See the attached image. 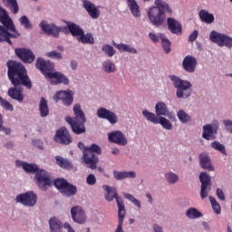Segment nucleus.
Masks as SVG:
<instances>
[{
    "instance_id": "37998d69",
    "label": "nucleus",
    "mask_w": 232,
    "mask_h": 232,
    "mask_svg": "<svg viewBox=\"0 0 232 232\" xmlns=\"http://www.w3.org/2000/svg\"><path fill=\"white\" fill-rule=\"evenodd\" d=\"M161 46L163 48V52L166 53H170L171 52V42L166 37V35L161 38Z\"/></svg>"
},
{
    "instance_id": "2f4dec72",
    "label": "nucleus",
    "mask_w": 232,
    "mask_h": 232,
    "mask_svg": "<svg viewBox=\"0 0 232 232\" xmlns=\"http://www.w3.org/2000/svg\"><path fill=\"white\" fill-rule=\"evenodd\" d=\"M3 3H5V5L6 8H9L12 14L14 15L19 14V4L17 3V0H3Z\"/></svg>"
},
{
    "instance_id": "f257e3e1",
    "label": "nucleus",
    "mask_w": 232,
    "mask_h": 232,
    "mask_svg": "<svg viewBox=\"0 0 232 232\" xmlns=\"http://www.w3.org/2000/svg\"><path fill=\"white\" fill-rule=\"evenodd\" d=\"M7 68V77L13 86H24L28 90L32 88V81L24 65L19 62L9 61Z\"/></svg>"
},
{
    "instance_id": "423d86ee",
    "label": "nucleus",
    "mask_w": 232,
    "mask_h": 232,
    "mask_svg": "<svg viewBox=\"0 0 232 232\" xmlns=\"http://www.w3.org/2000/svg\"><path fill=\"white\" fill-rule=\"evenodd\" d=\"M170 80L177 89L176 95L178 99H188L191 95V82L181 80L175 75L170 76Z\"/></svg>"
},
{
    "instance_id": "69168bd1",
    "label": "nucleus",
    "mask_w": 232,
    "mask_h": 232,
    "mask_svg": "<svg viewBox=\"0 0 232 232\" xmlns=\"http://www.w3.org/2000/svg\"><path fill=\"white\" fill-rule=\"evenodd\" d=\"M96 169H98L99 173H103L104 177H108V175H106V173H104V169H102V167L97 168V163H96Z\"/></svg>"
},
{
    "instance_id": "ddd939ff",
    "label": "nucleus",
    "mask_w": 232,
    "mask_h": 232,
    "mask_svg": "<svg viewBox=\"0 0 232 232\" xmlns=\"http://www.w3.org/2000/svg\"><path fill=\"white\" fill-rule=\"evenodd\" d=\"M15 201L23 204V206H26L27 208H33V206L37 204V195L33 191H28L16 196Z\"/></svg>"
},
{
    "instance_id": "8fccbe9b",
    "label": "nucleus",
    "mask_w": 232,
    "mask_h": 232,
    "mask_svg": "<svg viewBox=\"0 0 232 232\" xmlns=\"http://www.w3.org/2000/svg\"><path fill=\"white\" fill-rule=\"evenodd\" d=\"M102 50L104 52V53H106L108 57H113V55L116 53L115 49H113V47L110 44L103 45Z\"/></svg>"
},
{
    "instance_id": "6e6d98bb",
    "label": "nucleus",
    "mask_w": 232,
    "mask_h": 232,
    "mask_svg": "<svg viewBox=\"0 0 232 232\" xmlns=\"http://www.w3.org/2000/svg\"><path fill=\"white\" fill-rule=\"evenodd\" d=\"M86 182L89 186H95V184H97V178H95V175L93 174H89Z\"/></svg>"
},
{
    "instance_id": "e2e57ef3",
    "label": "nucleus",
    "mask_w": 232,
    "mask_h": 232,
    "mask_svg": "<svg viewBox=\"0 0 232 232\" xmlns=\"http://www.w3.org/2000/svg\"><path fill=\"white\" fill-rule=\"evenodd\" d=\"M5 148H7V150H10L11 148H14V142L9 141L5 144Z\"/></svg>"
},
{
    "instance_id": "de8ad7c7",
    "label": "nucleus",
    "mask_w": 232,
    "mask_h": 232,
    "mask_svg": "<svg viewBox=\"0 0 232 232\" xmlns=\"http://www.w3.org/2000/svg\"><path fill=\"white\" fill-rule=\"evenodd\" d=\"M209 200H210V204L212 206L213 211L216 212L217 215H220L221 213L220 204H218V202L215 198H213V196H209Z\"/></svg>"
},
{
    "instance_id": "4c0bfd02",
    "label": "nucleus",
    "mask_w": 232,
    "mask_h": 232,
    "mask_svg": "<svg viewBox=\"0 0 232 232\" xmlns=\"http://www.w3.org/2000/svg\"><path fill=\"white\" fill-rule=\"evenodd\" d=\"M19 166L23 168L24 170H25L26 173H35L39 170V167L35 164L32 163H26L24 161H20Z\"/></svg>"
},
{
    "instance_id": "7ed1b4c3",
    "label": "nucleus",
    "mask_w": 232,
    "mask_h": 232,
    "mask_svg": "<svg viewBox=\"0 0 232 232\" xmlns=\"http://www.w3.org/2000/svg\"><path fill=\"white\" fill-rule=\"evenodd\" d=\"M64 23H66L67 26L59 27L54 24H46L44 22H42L40 26L47 35H53V37H58L61 32H66V30H69L72 37H80L82 35L84 30H82L81 26L68 21H64Z\"/></svg>"
},
{
    "instance_id": "4468645a",
    "label": "nucleus",
    "mask_w": 232,
    "mask_h": 232,
    "mask_svg": "<svg viewBox=\"0 0 232 232\" xmlns=\"http://www.w3.org/2000/svg\"><path fill=\"white\" fill-rule=\"evenodd\" d=\"M36 68L42 72L45 77H50L49 73H53L55 64L50 61L44 60V58L39 57L36 60Z\"/></svg>"
},
{
    "instance_id": "0eeeda50",
    "label": "nucleus",
    "mask_w": 232,
    "mask_h": 232,
    "mask_svg": "<svg viewBox=\"0 0 232 232\" xmlns=\"http://www.w3.org/2000/svg\"><path fill=\"white\" fill-rule=\"evenodd\" d=\"M34 180L36 182V186L43 191H46L53 182L52 181V178L50 177V173H48L44 169H39L37 170Z\"/></svg>"
},
{
    "instance_id": "c9c22d12",
    "label": "nucleus",
    "mask_w": 232,
    "mask_h": 232,
    "mask_svg": "<svg viewBox=\"0 0 232 232\" xmlns=\"http://www.w3.org/2000/svg\"><path fill=\"white\" fill-rule=\"evenodd\" d=\"M126 218V210H122V207H120V211H118L119 224L114 232H124L122 226L124 224V218Z\"/></svg>"
},
{
    "instance_id": "a211bd4d",
    "label": "nucleus",
    "mask_w": 232,
    "mask_h": 232,
    "mask_svg": "<svg viewBox=\"0 0 232 232\" xmlns=\"http://www.w3.org/2000/svg\"><path fill=\"white\" fill-rule=\"evenodd\" d=\"M109 142L117 144L118 146H126L128 144V139L124 136V133L121 130H114L108 134Z\"/></svg>"
},
{
    "instance_id": "b1692460",
    "label": "nucleus",
    "mask_w": 232,
    "mask_h": 232,
    "mask_svg": "<svg viewBox=\"0 0 232 232\" xmlns=\"http://www.w3.org/2000/svg\"><path fill=\"white\" fill-rule=\"evenodd\" d=\"M183 70L188 73H193L197 70V58L195 56L187 55L182 62Z\"/></svg>"
},
{
    "instance_id": "72a5a7b5",
    "label": "nucleus",
    "mask_w": 232,
    "mask_h": 232,
    "mask_svg": "<svg viewBox=\"0 0 232 232\" xmlns=\"http://www.w3.org/2000/svg\"><path fill=\"white\" fill-rule=\"evenodd\" d=\"M127 3L132 15L134 17H140V9L139 7V4H137V1L127 0Z\"/></svg>"
},
{
    "instance_id": "393cba45",
    "label": "nucleus",
    "mask_w": 232,
    "mask_h": 232,
    "mask_svg": "<svg viewBox=\"0 0 232 232\" xmlns=\"http://www.w3.org/2000/svg\"><path fill=\"white\" fill-rule=\"evenodd\" d=\"M167 26L171 34L182 35V24L175 18L169 17L167 19Z\"/></svg>"
},
{
    "instance_id": "58836bf2",
    "label": "nucleus",
    "mask_w": 232,
    "mask_h": 232,
    "mask_svg": "<svg viewBox=\"0 0 232 232\" xmlns=\"http://www.w3.org/2000/svg\"><path fill=\"white\" fill-rule=\"evenodd\" d=\"M103 71L106 72V73H114L116 72L117 68L115 67V63L113 62L107 60L103 62L102 63Z\"/></svg>"
},
{
    "instance_id": "2eb2a0df",
    "label": "nucleus",
    "mask_w": 232,
    "mask_h": 232,
    "mask_svg": "<svg viewBox=\"0 0 232 232\" xmlns=\"http://www.w3.org/2000/svg\"><path fill=\"white\" fill-rule=\"evenodd\" d=\"M53 101L55 102L62 101L64 106H72L73 104V92L72 91H59L53 96Z\"/></svg>"
},
{
    "instance_id": "6ab92c4d",
    "label": "nucleus",
    "mask_w": 232,
    "mask_h": 232,
    "mask_svg": "<svg viewBox=\"0 0 232 232\" xmlns=\"http://www.w3.org/2000/svg\"><path fill=\"white\" fill-rule=\"evenodd\" d=\"M97 116L100 119H106L111 124H117L119 122V118L115 112L102 107L98 109Z\"/></svg>"
},
{
    "instance_id": "c03bdc74",
    "label": "nucleus",
    "mask_w": 232,
    "mask_h": 232,
    "mask_svg": "<svg viewBox=\"0 0 232 232\" xmlns=\"http://www.w3.org/2000/svg\"><path fill=\"white\" fill-rule=\"evenodd\" d=\"M178 119L182 122V124H186V122H189L191 121V116H189L186 111L180 110L177 113Z\"/></svg>"
},
{
    "instance_id": "49530a36",
    "label": "nucleus",
    "mask_w": 232,
    "mask_h": 232,
    "mask_svg": "<svg viewBox=\"0 0 232 232\" xmlns=\"http://www.w3.org/2000/svg\"><path fill=\"white\" fill-rule=\"evenodd\" d=\"M19 22L21 24L22 26H24V28L25 30H32V28L34 27L32 25V23L30 22V20L28 19V16L26 15H23L20 19Z\"/></svg>"
},
{
    "instance_id": "680f3d73",
    "label": "nucleus",
    "mask_w": 232,
    "mask_h": 232,
    "mask_svg": "<svg viewBox=\"0 0 232 232\" xmlns=\"http://www.w3.org/2000/svg\"><path fill=\"white\" fill-rule=\"evenodd\" d=\"M64 229H67L68 232H75L73 228H72V226H70L68 223H65L63 225Z\"/></svg>"
},
{
    "instance_id": "4d7b16f0",
    "label": "nucleus",
    "mask_w": 232,
    "mask_h": 232,
    "mask_svg": "<svg viewBox=\"0 0 232 232\" xmlns=\"http://www.w3.org/2000/svg\"><path fill=\"white\" fill-rule=\"evenodd\" d=\"M223 124L226 127V130L229 131V133H232V121L231 120H225L223 121Z\"/></svg>"
},
{
    "instance_id": "79ce46f5",
    "label": "nucleus",
    "mask_w": 232,
    "mask_h": 232,
    "mask_svg": "<svg viewBox=\"0 0 232 232\" xmlns=\"http://www.w3.org/2000/svg\"><path fill=\"white\" fill-rule=\"evenodd\" d=\"M211 148L216 150V151H220L222 155H227V151H226V146H224V144L220 143L219 141H213L211 143Z\"/></svg>"
},
{
    "instance_id": "e433bc0d",
    "label": "nucleus",
    "mask_w": 232,
    "mask_h": 232,
    "mask_svg": "<svg viewBox=\"0 0 232 232\" xmlns=\"http://www.w3.org/2000/svg\"><path fill=\"white\" fill-rule=\"evenodd\" d=\"M55 160H56V164L63 169H72V162H70V160L61 156H56Z\"/></svg>"
},
{
    "instance_id": "20e7f679",
    "label": "nucleus",
    "mask_w": 232,
    "mask_h": 232,
    "mask_svg": "<svg viewBox=\"0 0 232 232\" xmlns=\"http://www.w3.org/2000/svg\"><path fill=\"white\" fill-rule=\"evenodd\" d=\"M78 148L79 150H83L82 160L86 164L87 168L89 169H97V164H99V156L97 155L102 153V149L95 143L86 147L82 141L78 143Z\"/></svg>"
},
{
    "instance_id": "864d4df0",
    "label": "nucleus",
    "mask_w": 232,
    "mask_h": 232,
    "mask_svg": "<svg viewBox=\"0 0 232 232\" xmlns=\"http://www.w3.org/2000/svg\"><path fill=\"white\" fill-rule=\"evenodd\" d=\"M125 198H127V200H130V202H132V204H134V206H136V208H139V209H140V201H139V199L135 198V197H133V195L131 194H124Z\"/></svg>"
},
{
    "instance_id": "cd10ccee",
    "label": "nucleus",
    "mask_w": 232,
    "mask_h": 232,
    "mask_svg": "<svg viewBox=\"0 0 232 232\" xmlns=\"http://www.w3.org/2000/svg\"><path fill=\"white\" fill-rule=\"evenodd\" d=\"M115 180H124V179H135L137 174L135 171H113Z\"/></svg>"
},
{
    "instance_id": "9d476101",
    "label": "nucleus",
    "mask_w": 232,
    "mask_h": 232,
    "mask_svg": "<svg viewBox=\"0 0 232 232\" xmlns=\"http://www.w3.org/2000/svg\"><path fill=\"white\" fill-rule=\"evenodd\" d=\"M53 140L54 142H57V144L68 146L73 142V138L66 127H61L56 130L55 135L53 136Z\"/></svg>"
},
{
    "instance_id": "603ef678",
    "label": "nucleus",
    "mask_w": 232,
    "mask_h": 232,
    "mask_svg": "<svg viewBox=\"0 0 232 232\" xmlns=\"http://www.w3.org/2000/svg\"><path fill=\"white\" fill-rule=\"evenodd\" d=\"M164 34L162 33H159L158 34H155L153 33H150L149 34V37L150 39L153 42V43H160V41L163 39L164 37Z\"/></svg>"
},
{
    "instance_id": "774afa93",
    "label": "nucleus",
    "mask_w": 232,
    "mask_h": 232,
    "mask_svg": "<svg viewBox=\"0 0 232 232\" xmlns=\"http://www.w3.org/2000/svg\"><path fill=\"white\" fill-rule=\"evenodd\" d=\"M5 124V121L3 120V114L0 113V128Z\"/></svg>"
},
{
    "instance_id": "a18cd8bd",
    "label": "nucleus",
    "mask_w": 232,
    "mask_h": 232,
    "mask_svg": "<svg viewBox=\"0 0 232 232\" xmlns=\"http://www.w3.org/2000/svg\"><path fill=\"white\" fill-rule=\"evenodd\" d=\"M188 218H200L202 214L197 208H188L186 212Z\"/></svg>"
},
{
    "instance_id": "aec40b11",
    "label": "nucleus",
    "mask_w": 232,
    "mask_h": 232,
    "mask_svg": "<svg viewBox=\"0 0 232 232\" xmlns=\"http://www.w3.org/2000/svg\"><path fill=\"white\" fill-rule=\"evenodd\" d=\"M71 215L73 222L76 224H84L86 222V213L80 206H75L71 208Z\"/></svg>"
},
{
    "instance_id": "4be33fe9",
    "label": "nucleus",
    "mask_w": 232,
    "mask_h": 232,
    "mask_svg": "<svg viewBox=\"0 0 232 232\" xmlns=\"http://www.w3.org/2000/svg\"><path fill=\"white\" fill-rule=\"evenodd\" d=\"M82 6L92 19H99L101 16V10H99V8H97L90 0H82Z\"/></svg>"
},
{
    "instance_id": "c756f323",
    "label": "nucleus",
    "mask_w": 232,
    "mask_h": 232,
    "mask_svg": "<svg viewBox=\"0 0 232 232\" xmlns=\"http://www.w3.org/2000/svg\"><path fill=\"white\" fill-rule=\"evenodd\" d=\"M49 226L51 232H61V229H63V223L57 218H51Z\"/></svg>"
},
{
    "instance_id": "1a4fd4ad",
    "label": "nucleus",
    "mask_w": 232,
    "mask_h": 232,
    "mask_svg": "<svg viewBox=\"0 0 232 232\" xmlns=\"http://www.w3.org/2000/svg\"><path fill=\"white\" fill-rule=\"evenodd\" d=\"M209 39L211 43L218 44V46L232 48V37L227 34H220L217 31H212L210 32Z\"/></svg>"
},
{
    "instance_id": "f3484780",
    "label": "nucleus",
    "mask_w": 232,
    "mask_h": 232,
    "mask_svg": "<svg viewBox=\"0 0 232 232\" xmlns=\"http://www.w3.org/2000/svg\"><path fill=\"white\" fill-rule=\"evenodd\" d=\"M218 123L207 124L203 126L202 137L205 140H215L218 133Z\"/></svg>"
},
{
    "instance_id": "a878e982",
    "label": "nucleus",
    "mask_w": 232,
    "mask_h": 232,
    "mask_svg": "<svg viewBox=\"0 0 232 232\" xmlns=\"http://www.w3.org/2000/svg\"><path fill=\"white\" fill-rule=\"evenodd\" d=\"M48 79H54V81H53V84H70V80H68L64 74L59 72L49 73Z\"/></svg>"
},
{
    "instance_id": "bb28decb",
    "label": "nucleus",
    "mask_w": 232,
    "mask_h": 232,
    "mask_svg": "<svg viewBox=\"0 0 232 232\" xmlns=\"http://www.w3.org/2000/svg\"><path fill=\"white\" fill-rule=\"evenodd\" d=\"M199 164L203 169H207L208 171H215V167H213L211 164V159L206 153H201L199 155Z\"/></svg>"
},
{
    "instance_id": "338daca9",
    "label": "nucleus",
    "mask_w": 232,
    "mask_h": 232,
    "mask_svg": "<svg viewBox=\"0 0 232 232\" xmlns=\"http://www.w3.org/2000/svg\"><path fill=\"white\" fill-rule=\"evenodd\" d=\"M111 153H112V155H119L120 150H119V149L114 148V149H112Z\"/></svg>"
},
{
    "instance_id": "ea45409f",
    "label": "nucleus",
    "mask_w": 232,
    "mask_h": 232,
    "mask_svg": "<svg viewBox=\"0 0 232 232\" xmlns=\"http://www.w3.org/2000/svg\"><path fill=\"white\" fill-rule=\"evenodd\" d=\"M53 184L55 188L58 189V191L62 193L64 190L66 185L68 184V180L64 179H54Z\"/></svg>"
},
{
    "instance_id": "7c9ffc66",
    "label": "nucleus",
    "mask_w": 232,
    "mask_h": 232,
    "mask_svg": "<svg viewBox=\"0 0 232 232\" xmlns=\"http://www.w3.org/2000/svg\"><path fill=\"white\" fill-rule=\"evenodd\" d=\"M62 194L63 197H73L77 195V187L68 182L65 185V188H63V190H62Z\"/></svg>"
},
{
    "instance_id": "412c9836",
    "label": "nucleus",
    "mask_w": 232,
    "mask_h": 232,
    "mask_svg": "<svg viewBox=\"0 0 232 232\" xmlns=\"http://www.w3.org/2000/svg\"><path fill=\"white\" fill-rule=\"evenodd\" d=\"M23 85H14V87L9 88L7 92L8 97L13 99V101H17V102H23L24 101V89L21 87Z\"/></svg>"
},
{
    "instance_id": "0e129e2a",
    "label": "nucleus",
    "mask_w": 232,
    "mask_h": 232,
    "mask_svg": "<svg viewBox=\"0 0 232 232\" xmlns=\"http://www.w3.org/2000/svg\"><path fill=\"white\" fill-rule=\"evenodd\" d=\"M71 68H72V70H77V62L72 61L71 62Z\"/></svg>"
},
{
    "instance_id": "bf43d9fd",
    "label": "nucleus",
    "mask_w": 232,
    "mask_h": 232,
    "mask_svg": "<svg viewBox=\"0 0 232 232\" xmlns=\"http://www.w3.org/2000/svg\"><path fill=\"white\" fill-rule=\"evenodd\" d=\"M197 37H198V31L194 30L192 34L188 37V41L193 43V41H197Z\"/></svg>"
},
{
    "instance_id": "5fc2aeb1",
    "label": "nucleus",
    "mask_w": 232,
    "mask_h": 232,
    "mask_svg": "<svg viewBox=\"0 0 232 232\" xmlns=\"http://www.w3.org/2000/svg\"><path fill=\"white\" fill-rule=\"evenodd\" d=\"M46 57H49L50 59H57L58 61L63 59V55L61 53L57 51H52L45 53Z\"/></svg>"
},
{
    "instance_id": "39448f33",
    "label": "nucleus",
    "mask_w": 232,
    "mask_h": 232,
    "mask_svg": "<svg viewBox=\"0 0 232 232\" xmlns=\"http://www.w3.org/2000/svg\"><path fill=\"white\" fill-rule=\"evenodd\" d=\"M73 113L74 117L72 118L67 116L65 118L66 122L71 126V130L74 132L75 135H82V133H86V115L82 109L81 108V104H75L73 106Z\"/></svg>"
},
{
    "instance_id": "f8f14e48",
    "label": "nucleus",
    "mask_w": 232,
    "mask_h": 232,
    "mask_svg": "<svg viewBox=\"0 0 232 232\" xmlns=\"http://www.w3.org/2000/svg\"><path fill=\"white\" fill-rule=\"evenodd\" d=\"M199 181L201 183L200 197L204 200V198H208L209 191H211V176L208 172H201Z\"/></svg>"
},
{
    "instance_id": "052dcab7",
    "label": "nucleus",
    "mask_w": 232,
    "mask_h": 232,
    "mask_svg": "<svg viewBox=\"0 0 232 232\" xmlns=\"http://www.w3.org/2000/svg\"><path fill=\"white\" fill-rule=\"evenodd\" d=\"M0 131H4V133H5V135H10V133H12V130H10V128H6L3 125L0 128Z\"/></svg>"
},
{
    "instance_id": "13d9d810",
    "label": "nucleus",
    "mask_w": 232,
    "mask_h": 232,
    "mask_svg": "<svg viewBox=\"0 0 232 232\" xmlns=\"http://www.w3.org/2000/svg\"><path fill=\"white\" fill-rule=\"evenodd\" d=\"M217 197L219 200H226V194H224V190H222V188L217 189Z\"/></svg>"
},
{
    "instance_id": "5701e85b",
    "label": "nucleus",
    "mask_w": 232,
    "mask_h": 232,
    "mask_svg": "<svg viewBox=\"0 0 232 232\" xmlns=\"http://www.w3.org/2000/svg\"><path fill=\"white\" fill-rule=\"evenodd\" d=\"M156 110V117H169V119H175V116L173 113L169 112V109L168 108V105L164 103V102H159L156 103L155 106Z\"/></svg>"
},
{
    "instance_id": "a19ab883",
    "label": "nucleus",
    "mask_w": 232,
    "mask_h": 232,
    "mask_svg": "<svg viewBox=\"0 0 232 232\" xmlns=\"http://www.w3.org/2000/svg\"><path fill=\"white\" fill-rule=\"evenodd\" d=\"M116 48L119 52H128L129 53H137V50L128 44H116Z\"/></svg>"
},
{
    "instance_id": "6e6552de",
    "label": "nucleus",
    "mask_w": 232,
    "mask_h": 232,
    "mask_svg": "<svg viewBox=\"0 0 232 232\" xmlns=\"http://www.w3.org/2000/svg\"><path fill=\"white\" fill-rule=\"evenodd\" d=\"M142 115L147 121L152 122V124H160L165 130H173V125L171 124V121L164 117L159 118L155 113L150 112L148 110H144L142 111Z\"/></svg>"
},
{
    "instance_id": "c85d7f7f",
    "label": "nucleus",
    "mask_w": 232,
    "mask_h": 232,
    "mask_svg": "<svg viewBox=\"0 0 232 232\" xmlns=\"http://www.w3.org/2000/svg\"><path fill=\"white\" fill-rule=\"evenodd\" d=\"M199 19L202 21V23H206L207 24L215 23V15H213V14H209V12L204 9L199 11Z\"/></svg>"
},
{
    "instance_id": "9b49d317",
    "label": "nucleus",
    "mask_w": 232,
    "mask_h": 232,
    "mask_svg": "<svg viewBox=\"0 0 232 232\" xmlns=\"http://www.w3.org/2000/svg\"><path fill=\"white\" fill-rule=\"evenodd\" d=\"M107 194L105 195V199L108 202H113V198H116V203L118 206V211H121V207L122 208V211H126V207L124 206V201H122L121 198H119V194L117 193V188H111L108 185L103 186Z\"/></svg>"
},
{
    "instance_id": "09e8293b",
    "label": "nucleus",
    "mask_w": 232,
    "mask_h": 232,
    "mask_svg": "<svg viewBox=\"0 0 232 232\" xmlns=\"http://www.w3.org/2000/svg\"><path fill=\"white\" fill-rule=\"evenodd\" d=\"M0 106L4 108L6 111H14V105L10 103L7 100H5V98L0 96Z\"/></svg>"
},
{
    "instance_id": "dca6fc26",
    "label": "nucleus",
    "mask_w": 232,
    "mask_h": 232,
    "mask_svg": "<svg viewBox=\"0 0 232 232\" xmlns=\"http://www.w3.org/2000/svg\"><path fill=\"white\" fill-rule=\"evenodd\" d=\"M14 52L17 58L22 60L23 63L30 64L35 61V54H34V53L30 49L16 48Z\"/></svg>"
},
{
    "instance_id": "f704fd0d",
    "label": "nucleus",
    "mask_w": 232,
    "mask_h": 232,
    "mask_svg": "<svg viewBox=\"0 0 232 232\" xmlns=\"http://www.w3.org/2000/svg\"><path fill=\"white\" fill-rule=\"evenodd\" d=\"M78 41L82 44H95V39L92 33L84 34V31L82 32V34H80V37H78Z\"/></svg>"
},
{
    "instance_id": "f03ea898",
    "label": "nucleus",
    "mask_w": 232,
    "mask_h": 232,
    "mask_svg": "<svg viewBox=\"0 0 232 232\" xmlns=\"http://www.w3.org/2000/svg\"><path fill=\"white\" fill-rule=\"evenodd\" d=\"M154 5L156 6L149 8L147 12L148 17L154 26H160L166 21V14L171 15L173 10L169 6V4L164 2V0H155Z\"/></svg>"
},
{
    "instance_id": "3c124183",
    "label": "nucleus",
    "mask_w": 232,
    "mask_h": 232,
    "mask_svg": "<svg viewBox=\"0 0 232 232\" xmlns=\"http://www.w3.org/2000/svg\"><path fill=\"white\" fill-rule=\"evenodd\" d=\"M165 177L169 184H175V182H179V176L173 172L167 173Z\"/></svg>"
},
{
    "instance_id": "473e14b6",
    "label": "nucleus",
    "mask_w": 232,
    "mask_h": 232,
    "mask_svg": "<svg viewBox=\"0 0 232 232\" xmlns=\"http://www.w3.org/2000/svg\"><path fill=\"white\" fill-rule=\"evenodd\" d=\"M39 110L41 117H48V115H50L48 102L46 101V99H44V97H42L40 99Z\"/></svg>"
}]
</instances>
